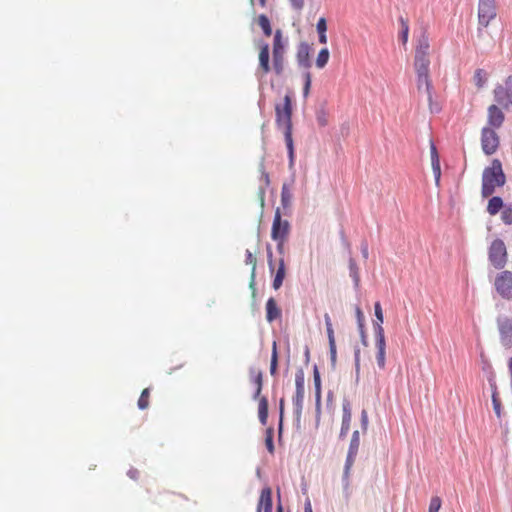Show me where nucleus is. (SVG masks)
Listing matches in <instances>:
<instances>
[{"mask_svg": "<svg viewBox=\"0 0 512 512\" xmlns=\"http://www.w3.org/2000/svg\"><path fill=\"white\" fill-rule=\"evenodd\" d=\"M285 42L281 30H276L273 38L272 47V66L270 65V51L267 43L259 45V66L258 74L260 77L267 75L272 69L276 75H281L285 66Z\"/></svg>", "mask_w": 512, "mask_h": 512, "instance_id": "f257e3e1", "label": "nucleus"}, {"mask_svg": "<svg viewBox=\"0 0 512 512\" xmlns=\"http://www.w3.org/2000/svg\"><path fill=\"white\" fill-rule=\"evenodd\" d=\"M292 97L290 93L286 94L282 103L275 105V123L279 130L284 134V140L288 150L289 166L292 167L295 161L294 143L292 137Z\"/></svg>", "mask_w": 512, "mask_h": 512, "instance_id": "f03ea898", "label": "nucleus"}, {"mask_svg": "<svg viewBox=\"0 0 512 512\" xmlns=\"http://www.w3.org/2000/svg\"><path fill=\"white\" fill-rule=\"evenodd\" d=\"M506 176L502 169L500 160L494 159L489 167L483 170L482 174V197L487 198L494 194L497 188L504 186Z\"/></svg>", "mask_w": 512, "mask_h": 512, "instance_id": "7ed1b4c3", "label": "nucleus"}, {"mask_svg": "<svg viewBox=\"0 0 512 512\" xmlns=\"http://www.w3.org/2000/svg\"><path fill=\"white\" fill-rule=\"evenodd\" d=\"M430 43L426 35H422L418 40L415 47L414 68L416 72L429 73L430 59H429Z\"/></svg>", "mask_w": 512, "mask_h": 512, "instance_id": "20e7f679", "label": "nucleus"}, {"mask_svg": "<svg viewBox=\"0 0 512 512\" xmlns=\"http://www.w3.org/2000/svg\"><path fill=\"white\" fill-rule=\"evenodd\" d=\"M305 394V375L302 369L295 373V395L293 396V409L296 420L299 422L302 417L303 402Z\"/></svg>", "mask_w": 512, "mask_h": 512, "instance_id": "39448f33", "label": "nucleus"}, {"mask_svg": "<svg viewBox=\"0 0 512 512\" xmlns=\"http://www.w3.org/2000/svg\"><path fill=\"white\" fill-rule=\"evenodd\" d=\"M489 261L496 269H502L507 263V250L501 239L494 240L488 252Z\"/></svg>", "mask_w": 512, "mask_h": 512, "instance_id": "423d86ee", "label": "nucleus"}, {"mask_svg": "<svg viewBox=\"0 0 512 512\" xmlns=\"http://www.w3.org/2000/svg\"><path fill=\"white\" fill-rule=\"evenodd\" d=\"M359 446H360V434H359V431L356 430L352 434L346 461H345V465H344L343 479L346 481L347 484L349 481L351 469L354 465V462H355L357 454H358Z\"/></svg>", "mask_w": 512, "mask_h": 512, "instance_id": "0eeeda50", "label": "nucleus"}, {"mask_svg": "<svg viewBox=\"0 0 512 512\" xmlns=\"http://www.w3.org/2000/svg\"><path fill=\"white\" fill-rule=\"evenodd\" d=\"M495 101L503 106L504 108H508L512 106V75L508 76L504 84L497 85L493 91Z\"/></svg>", "mask_w": 512, "mask_h": 512, "instance_id": "6e6552de", "label": "nucleus"}, {"mask_svg": "<svg viewBox=\"0 0 512 512\" xmlns=\"http://www.w3.org/2000/svg\"><path fill=\"white\" fill-rule=\"evenodd\" d=\"M494 287L502 298L512 299V272L505 270L497 274Z\"/></svg>", "mask_w": 512, "mask_h": 512, "instance_id": "1a4fd4ad", "label": "nucleus"}, {"mask_svg": "<svg viewBox=\"0 0 512 512\" xmlns=\"http://www.w3.org/2000/svg\"><path fill=\"white\" fill-rule=\"evenodd\" d=\"M500 144V139L495 129L484 127L481 131V147L486 155L494 154Z\"/></svg>", "mask_w": 512, "mask_h": 512, "instance_id": "9d476101", "label": "nucleus"}, {"mask_svg": "<svg viewBox=\"0 0 512 512\" xmlns=\"http://www.w3.org/2000/svg\"><path fill=\"white\" fill-rule=\"evenodd\" d=\"M290 233V223L283 220L280 210L277 209L274 215L271 237L273 240H287Z\"/></svg>", "mask_w": 512, "mask_h": 512, "instance_id": "9b49d317", "label": "nucleus"}, {"mask_svg": "<svg viewBox=\"0 0 512 512\" xmlns=\"http://www.w3.org/2000/svg\"><path fill=\"white\" fill-rule=\"evenodd\" d=\"M496 16L495 0H479L478 19L479 24L487 27Z\"/></svg>", "mask_w": 512, "mask_h": 512, "instance_id": "f8f14e48", "label": "nucleus"}, {"mask_svg": "<svg viewBox=\"0 0 512 512\" xmlns=\"http://www.w3.org/2000/svg\"><path fill=\"white\" fill-rule=\"evenodd\" d=\"M500 340L503 346H512V320L508 317H499L497 319Z\"/></svg>", "mask_w": 512, "mask_h": 512, "instance_id": "ddd939ff", "label": "nucleus"}, {"mask_svg": "<svg viewBox=\"0 0 512 512\" xmlns=\"http://www.w3.org/2000/svg\"><path fill=\"white\" fill-rule=\"evenodd\" d=\"M376 361L379 366V368L384 369L385 368V355H386V342H385V335H384V329L380 324H378V329L376 331Z\"/></svg>", "mask_w": 512, "mask_h": 512, "instance_id": "4468645a", "label": "nucleus"}, {"mask_svg": "<svg viewBox=\"0 0 512 512\" xmlns=\"http://www.w3.org/2000/svg\"><path fill=\"white\" fill-rule=\"evenodd\" d=\"M417 74V90L419 94H425L429 106L432 105V81L429 73L416 72Z\"/></svg>", "mask_w": 512, "mask_h": 512, "instance_id": "2eb2a0df", "label": "nucleus"}, {"mask_svg": "<svg viewBox=\"0 0 512 512\" xmlns=\"http://www.w3.org/2000/svg\"><path fill=\"white\" fill-rule=\"evenodd\" d=\"M505 120V115L502 110L495 104L488 107L487 110V127L498 129L502 126Z\"/></svg>", "mask_w": 512, "mask_h": 512, "instance_id": "dca6fc26", "label": "nucleus"}, {"mask_svg": "<svg viewBox=\"0 0 512 512\" xmlns=\"http://www.w3.org/2000/svg\"><path fill=\"white\" fill-rule=\"evenodd\" d=\"M310 51L311 48L308 43L302 42L298 45L296 59L301 67L309 68L311 66Z\"/></svg>", "mask_w": 512, "mask_h": 512, "instance_id": "f3484780", "label": "nucleus"}, {"mask_svg": "<svg viewBox=\"0 0 512 512\" xmlns=\"http://www.w3.org/2000/svg\"><path fill=\"white\" fill-rule=\"evenodd\" d=\"M257 512H272V491L269 487L261 491Z\"/></svg>", "mask_w": 512, "mask_h": 512, "instance_id": "a211bd4d", "label": "nucleus"}, {"mask_svg": "<svg viewBox=\"0 0 512 512\" xmlns=\"http://www.w3.org/2000/svg\"><path fill=\"white\" fill-rule=\"evenodd\" d=\"M281 317V309L274 298H269L266 302V320L272 323L274 320Z\"/></svg>", "mask_w": 512, "mask_h": 512, "instance_id": "6ab92c4d", "label": "nucleus"}, {"mask_svg": "<svg viewBox=\"0 0 512 512\" xmlns=\"http://www.w3.org/2000/svg\"><path fill=\"white\" fill-rule=\"evenodd\" d=\"M324 320H325L326 331H327V336H328V340H329V348H330L331 357L335 358L336 357L335 336H334V330L332 327V321H331L330 315L328 313H326L324 315Z\"/></svg>", "mask_w": 512, "mask_h": 512, "instance_id": "aec40b11", "label": "nucleus"}, {"mask_svg": "<svg viewBox=\"0 0 512 512\" xmlns=\"http://www.w3.org/2000/svg\"><path fill=\"white\" fill-rule=\"evenodd\" d=\"M285 275H286L285 262H284L283 258H280L279 263H278V268L276 270L273 284H272V286L275 290H278L282 286Z\"/></svg>", "mask_w": 512, "mask_h": 512, "instance_id": "412c9836", "label": "nucleus"}, {"mask_svg": "<svg viewBox=\"0 0 512 512\" xmlns=\"http://www.w3.org/2000/svg\"><path fill=\"white\" fill-rule=\"evenodd\" d=\"M352 413H351V407L348 402L343 404V417H342V426H341V433L340 435L343 436L347 434V432L350 429V423H351Z\"/></svg>", "mask_w": 512, "mask_h": 512, "instance_id": "4be33fe9", "label": "nucleus"}, {"mask_svg": "<svg viewBox=\"0 0 512 512\" xmlns=\"http://www.w3.org/2000/svg\"><path fill=\"white\" fill-rule=\"evenodd\" d=\"M506 205H504L502 198L494 196L490 198L487 205V212L494 216L498 214Z\"/></svg>", "mask_w": 512, "mask_h": 512, "instance_id": "5701e85b", "label": "nucleus"}, {"mask_svg": "<svg viewBox=\"0 0 512 512\" xmlns=\"http://www.w3.org/2000/svg\"><path fill=\"white\" fill-rule=\"evenodd\" d=\"M250 378H251V381L254 383V385L256 386V391H255V395L254 397L255 398H258L260 393H261V390H262V385H263V374L260 370L258 369H251L250 370Z\"/></svg>", "mask_w": 512, "mask_h": 512, "instance_id": "b1692460", "label": "nucleus"}, {"mask_svg": "<svg viewBox=\"0 0 512 512\" xmlns=\"http://www.w3.org/2000/svg\"><path fill=\"white\" fill-rule=\"evenodd\" d=\"M314 386H315V400L317 409L320 408L321 404V379L318 369H314Z\"/></svg>", "mask_w": 512, "mask_h": 512, "instance_id": "393cba45", "label": "nucleus"}, {"mask_svg": "<svg viewBox=\"0 0 512 512\" xmlns=\"http://www.w3.org/2000/svg\"><path fill=\"white\" fill-rule=\"evenodd\" d=\"M258 416L262 424H265L268 417V401L265 397L260 398L258 405Z\"/></svg>", "mask_w": 512, "mask_h": 512, "instance_id": "a878e982", "label": "nucleus"}, {"mask_svg": "<svg viewBox=\"0 0 512 512\" xmlns=\"http://www.w3.org/2000/svg\"><path fill=\"white\" fill-rule=\"evenodd\" d=\"M257 22H258V25L263 30V33L265 34V36H267V37L271 36L272 28H271L270 21H269L268 17L264 14H261L258 17Z\"/></svg>", "mask_w": 512, "mask_h": 512, "instance_id": "bb28decb", "label": "nucleus"}, {"mask_svg": "<svg viewBox=\"0 0 512 512\" xmlns=\"http://www.w3.org/2000/svg\"><path fill=\"white\" fill-rule=\"evenodd\" d=\"M329 56H330V54H329V50L327 48L321 49L316 58V66L320 69L324 68L326 66V64L328 63Z\"/></svg>", "mask_w": 512, "mask_h": 512, "instance_id": "cd10ccee", "label": "nucleus"}, {"mask_svg": "<svg viewBox=\"0 0 512 512\" xmlns=\"http://www.w3.org/2000/svg\"><path fill=\"white\" fill-rule=\"evenodd\" d=\"M149 398H150V388H145L139 399H138V407L141 410L147 409L149 407Z\"/></svg>", "mask_w": 512, "mask_h": 512, "instance_id": "c85d7f7f", "label": "nucleus"}, {"mask_svg": "<svg viewBox=\"0 0 512 512\" xmlns=\"http://www.w3.org/2000/svg\"><path fill=\"white\" fill-rule=\"evenodd\" d=\"M316 121L320 127H325L328 125L329 115L324 108H320L316 111Z\"/></svg>", "mask_w": 512, "mask_h": 512, "instance_id": "c756f323", "label": "nucleus"}, {"mask_svg": "<svg viewBox=\"0 0 512 512\" xmlns=\"http://www.w3.org/2000/svg\"><path fill=\"white\" fill-rule=\"evenodd\" d=\"M349 270L350 276L353 278L355 286H358L360 282L359 269L353 258H350L349 260Z\"/></svg>", "mask_w": 512, "mask_h": 512, "instance_id": "7c9ffc66", "label": "nucleus"}, {"mask_svg": "<svg viewBox=\"0 0 512 512\" xmlns=\"http://www.w3.org/2000/svg\"><path fill=\"white\" fill-rule=\"evenodd\" d=\"M278 365V353H277V343L276 341L272 344V355H271V363H270V373L274 375L277 370Z\"/></svg>", "mask_w": 512, "mask_h": 512, "instance_id": "2f4dec72", "label": "nucleus"}, {"mask_svg": "<svg viewBox=\"0 0 512 512\" xmlns=\"http://www.w3.org/2000/svg\"><path fill=\"white\" fill-rule=\"evenodd\" d=\"M501 220L506 225H512V205H506L501 211Z\"/></svg>", "mask_w": 512, "mask_h": 512, "instance_id": "473e14b6", "label": "nucleus"}, {"mask_svg": "<svg viewBox=\"0 0 512 512\" xmlns=\"http://www.w3.org/2000/svg\"><path fill=\"white\" fill-rule=\"evenodd\" d=\"M474 80L477 87L481 88L486 82V74L484 70L477 69L474 74Z\"/></svg>", "mask_w": 512, "mask_h": 512, "instance_id": "72a5a7b5", "label": "nucleus"}, {"mask_svg": "<svg viewBox=\"0 0 512 512\" xmlns=\"http://www.w3.org/2000/svg\"><path fill=\"white\" fill-rule=\"evenodd\" d=\"M312 78L310 72L304 74L303 97L306 99L310 94Z\"/></svg>", "mask_w": 512, "mask_h": 512, "instance_id": "f704fd0d", "label": "nucleus"}, {"mask_svg": "<svg viewBox=\"0 0 512 512\" xmlns=\"http://www.w3.org/2000/svg\"><path fill=\"white\" fill-rule=\"evenodd\" d=\"M265 445L267 450L272 454L274 452L273 444V429L269 428L266 430Z\"/></svg>", "mask_w": 512, "mask_h": 512, "instance_id": "c9c22d12", "label": "nucleus"}, {"mask_svg": "<svg viewBox=\"0 0 512 512\" xmlns=\"http://www.w3.org/2000/svg\"><path fill=\"white\" fill-rule=\"evenodd\" d=\"M291 197L292 195L289 188L284 184L281 189V202L283 206H287L290 203Z\"/></svg>", "mask_w": 512, "mask_h": 512, "instance_id": "e433bc0d", "label": "nucleus"}, {"mask_svg": "<svg viewBox=\"0 0 512 512\" xmlns=\"http://www.w3.org/2000/svg\"><path fill=\"white\" fill-rule=\"evenodd\" d=\"M355 313H356L359 330L361 332L362 337H364V315H363V312L360 309V307L357 306L355 309Z\"/></svg>", "mask_w": 512, "mask_h": 512, "instance_id": "4c0bfd02", "label": "nucleus"}, {"mask_svg": "<svg viewBox=\"0 0 512 512\" xmlns=\"http://www.w3.org/2000/svg\"><path fill=\"white\" fill-rule=\"evenodd\" d=\"M442 501L440 497L434 496L430 500L429 510L428 512H439L441 508Z\"/></svg>", "mask_w": 512, "mask_h": 512, "instance_id": "58836bf2", "label": "nucleus"}, {"mask_svg": "<svg viewBox=\"0 0 512 512\" xmlns=\"http://www.w3.org/2000/svg\"><path fill=\"white\" fill-rule=\"evenodd\" d=\"M256 257L255 255L250 251V250H246V253H245V263L247 265H251L252 266V272L254 273L255 271V268H256Z\"/></svg>", "mask_w": 512, "mask_h": 512, "instance_id": "ea45409f", "label": "nucleus"}, {"mask_svg": "<svg viewBox=\"0 0 512 512\" xmlns=\"http://www.w3.org/2000/svg\"><path fill=\"white\" fill-rule=\"evenodd\" d=\"M374 310H375V317L377 319V323H376V330H377L378 324H380V326H382V323H383V312H382V308H381V305L379 302L375 303Z\"/></svg>", "mask_w": 512, "mask_h": 512, "instance_id": "a19ab883", "label": "nucleus"}, {"mask_svg": "<svg viewBox=\"0 0 512 512\" xmlns=\"http://www.w3.org/2000/svg\"><path fill=\"white\" fill-rule=\"evenodd\" d=\"M430 158H431V165L440 163L439 154H438L437 148L433 142L430 143Z\"/></svg>", "mask_w": 512, "mask_h": 512, "instance_id": "79ce46f5", "label": "nucleus"}, {"mask_svg": "<svg viewBox=\"0 0 512 512\" xmlns=\"http://www.w3.org/2000/svg\"><path fill=\"white\" fill-rule=\"evenodd\" d=\"M316 29H317V32L318 34L320 33H326L327 31V23H326V19L321 17L317 24H316Z\"/></svg>", "mask_w": 512, "mask_h": 512, "instance_id": "37998d69", "label": "nucleus"}, {"mask_svg": "<svg viewBox=\"0 0 512 512\" xmlns=\"http://www.w3.org/2000/svg\"><path fill=\"white\" fill-rule=\"evenodd\" d=\"M492 403H493V408H494L496 415L498 417H500L501 416V403L495 394H493Z\"/></svg>", "mask_w": 512, "mask_h": 512, "instance_id": "c03bdc74", "label": "nucleus"}, {"mask_svg": "<svg viewBox=\"0 0 512 512\" xmlns=\"http://www.w3.org/2000/svg\"><path fill=\"white\" fill-rule=\"evenodd\" d=\"M432 170L435 177L436 184H439L441 177V167L440 163L432 164Z\"/></svg>", "mask_w": 512, "mask_h": 512, "instance_id": "a18cd8bd", "label": "nucleus"}, {"mask_svg": "<svg viewBox=\"0 0 512 512\" xmlns=\"http://www.w3.org/2000/svg\"><path fill=\"white\" fill-rule=\"evenodd\" d=\"M291 5L294 9L300 11L304 7V0H290Z\"/></svg>", "mask_w": 512, "mask_h": 512, "instance_id": "49530a36", "label": "nucleus"}, {"mask_svg": "<svg viewBox=\"0 0 512 512\" xmlns=\"http://www.w3.org/2000/svg\"><path fill=\"white\" fill-rule=\"evenodd\" d=\"M260 171H261L263 180L265 181L266 185H268L269 184V175H268V173L265 172L263 162H261V164H260Z\"/></svg>", "mask_w": 512, "mask_h": 512, "instance_id": "de8ad7c7", "label": "nucleus"}, {"mask_svg": "<svg viewBox=\"0 0 512 512\" xmlns=\"http://www.w3.org/2000/svg\"><path fill=\"white\" fill-rule=\"evenodd\" d=\"M275 241L277 242V251L279 252V254L283 255L285 242L287 240H275Z\"/></svg>", "mask_w": 512, "mask_h": 512, "instance_id": "09e8293b", "label": "nucleus"}, {"mask_svg": "<svg viewBox=\"0 0 512 512\" xmlns=\"http://www.w3.org/2000/svg\"><path fill=\"white\" fill-rule=\"evenodd\" d=\"M361 251H362L363 258H364V259H368V257H369V251H368V246H367V244L362 245V249H361Z\"/></svg>", "mask_w": 512, "mask_h": 512, "instance_id": "8fccbe9b", "label": "nucleus"}, {"mask_svg": "<svg viewBox=\"0 0 512 512\" xmlns=\"http://www.w3.org/2000/svg\"><path fill=\"white\" fill-rule=\"evenodd\" d=\"M268 264H269V268L273 271L274 265H273V261H272V251L270 249H268Z\"/></svg>", "mask_w": 512, "mask_h": 512, "instance_id": "3c124183", "label": "nucleus"}, {"mask_svg": "<svg viewBox=\"0 0 512 512\" xmlns=\"http://www.w3.org/2000/svg\"><path fill=\"white\" fill-rule=\"evenodd\" d=\"M402 39H403V43L407 42V39H408V26L407 25H405V27H404V30L402 33Z\"/></svg>", "mask_w": 512, "mask_h": 512, "instance_id": "603ef678", "label": "nucleus"}, {"mask_svg": "<svg viewBox=\"0 0 512 512\" xmlns=\"http://www.w3.org/2000/svg\"><path fill=\"white\" fill-rule=\"evenodd\" d=\"M318 35H319V42L321 44H326L327 43V35H326V33H320Z\"/></svg>", "mask_w": 512, "mask_h": 512, "instance_id": "864d4df0", "label": "nucleus"}, {"mask_svg": "<svg viewBox=\"0 0 512 512\" xmlns=\"http://www.w3.org/2000/svg\"><path fill=\"white\" fill-rule=\"evenodd\" d=\"M250 2L252 5H255L256 3H258L261 7H263L266 3V0H250Z\"/></svg>", "mask_w": 512, "mask_h": 512, "instance_id": "5fc2aeb1", "label": "nucleus"}, {"mask_svg": "<svg viewBox=\"0 0 512 512\" xmlns=\"http://www.w3.org/2000/svg\"><path fill=\"white\" fill-rule=\"evenodd\" d=\"M304 512H313V511H312V506H311L310 501H307V502H306V504H305V508H304Z\"/></svg>", "mask_w": 512, "mask_h": 512, "instance_id": "6e6d98bb", "label": "nucleus"}, {"mask_svg": "<svg viewBox=\"0 0 512 512\" xmlns=\"http://www.w3.org/2000/svg\"><path fill=\"white\" fill-rule=\"evenodd\" d=\"M368 420L367 412L365 410L362 411V422L363 424H366Z\"/></svg>", "mask_w": 512, "mask_h": 512, "instance_id": "4d7b16f0", "label": "nucleus"}, {"mask_svg": "<svg viewBox=\"0 0 512 512\" xmlns=\"http://www.w3.org/2000/svg\"><path fill=\"white\" fill-rule=\"evenodd\" d=\"M280 413L283 414V400L280 401Z\"/></svg>", "mask_w": 512, "mask_h": 512, "instance_id": "13d9d810", "label": "nucleus"}, {"mask_svg": "<svg viewBox=\"0 0 512 512\" xmlns=\"http://www.w3.org/2000/svg\"><path fill=\"white\" fill-rule=\"evenodd\" d=\"M355 358H356V364L358 365V363H359V351L356 353V357Z\"/></svg>", "mask_w": 512, "mask_h": 512, "instance_id": "bf43d9fd", "label": "nucleus"}, {"mask_svg": "<svg viewBox=\"0 0 512 512\" xmlns=\"http://www.w3.org/2000/svg\"><path fill=\"white\" fill-rule=\"evenodd\" d=\"M277 512H283V510H282V507H281V506H278V508H277Z\"/></svg>", "mask_w": 512, "mask_h": 512, "instance_id": "052dcab7", "label": "nucleus"}]
</instances>
